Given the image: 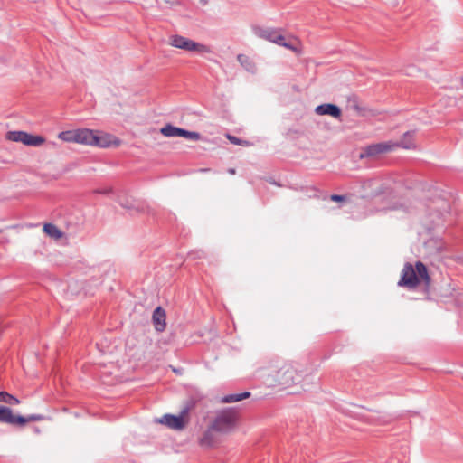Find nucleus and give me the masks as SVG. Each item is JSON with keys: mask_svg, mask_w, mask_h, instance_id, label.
<instances>
[{"mask_svg": "<svg viewBox=\"0 0 463 463\" xmlns=\"http://www.w3.org/2000/svg\"><path fill=\"white\" fill-rule=\"evenodd\" d=\"M303 372L292 363H282L271 367L267 374V382L270 386L286 390L298 387L304 390L302 384Z\"/></svg>", "mask_w": 463, "mask_h": 463, "instance_id": "nucleus-1", "label": "nucleus"}, {"mask_svg": "<svg viewBox=\"0 0 463 463\" xmlns=\"http://www.w3.org/2000/svg\"><path fill=\"white\" fill-rule=\"evenodd\" d=\"M420 282H423L426 287L430 284V278L426 266L420 261H417L415 267L410 263L405 264L398 285L413 288Z\"/></svg>", "mask_w": 463, "mask_h": 463, "instance_id": "nucleus-2", "label": "nucleus"}, {"mask_svg": "<svg viewBox=\"0 0 463 463\" xmlns=\"http://www.w3.org/2000/svg\"><path fill=\"white\" fill-rule=\"evenodd\" d=\"M237 412L232 409H226L219 411L211 425L219 433H228L236 427Z\"/></svg>", "mask_w": 463, "mask_h": 463, "instance_id": "nucleus-3", "label": "nucleus"}, {"mask_svg": "<svg viewBox=\"0 0 463 463\" xmlns=\"http://www.w3.org/2000/svg\"><path fill=\"white\" fill-rule=\"evenodd\" d=\"M43 419V417L39 414H32L27 417L14 415L10 408L0 405V422L23 427L28 422L39 421Z\"/></svg>", "mask_w": 463, "mask_h": 463, "instance_id": "nucleus-4", "label": "nucleus"}, {"mask_svg": "<svg viewBox=\"0 0 463 463\" xmlns=\"http://www.w3.org/2000/svg\"><path fill=\"white\" fill-rule=\"evenodd\" d=\"M5 139L33 147L41 146L45 143V138L43 137L40 135H33L25 131H8L5 134Z\"/></svg>", "mask_w": 463, "mask_h": 463, "instance_id": "nucleus-5", "label": "nucleus"}, {"mask_svg": "<svg viewBox=\"0 0 463 463\" xmlns=\"http://www.w3.org/2000/svg\"><path fill=\"white\" fill-rule=\"evenodd\" d=\"M170 44L175 48L183 49L190 52H209L210 49L208 46L196 43L193 40L185 38L181 35H172L170 37Z\"/></svg>", "mask_w": 463, "mask_h": 463, "instance_id": "nucleus-6", "label": "nucleus"}, {"mask_svg": "<svg viewBox=\"0 0 463 463\" xmlns=\"http://www.w3.org/2000/svg\"><path fill=\"white\" fill-rule=\"evenodd\" d=\"M159 422L173 430H183L188 423V409L183 410L178 416L165 414L159 420Z\"/></svg>", "mask_w": 463, "mask_h": 463, "instance_id": "nucleus-7", "label": "nucleus"}, {"mask_svg": "<svg viewBox=\"0 0 463 463\" xmlns=\"http://www.w3.org/2000/svg\"><path fill=\"white\" fill-rule=\"evenodd\" d=\"M160 133L165 137H182L188 140H199L200 134L194 131H187L185 129L176 128L171 125H166L165 127L160 129Z\"/></svg>", "mask_w": 463, "mask_h": 463, "instance_id": "nucleus-8", "label": "nucleus"}, {"mask_svg": "<svg viewBox=\"0 0 463 463\" xmlns=\"http://www.w3.org/2000/svg\"><path fill=\"white\" fill-rule=\"evenodd\" d=\"M252 31L256 36L274 43L276 44L283 41V35L278 29L270 27L253 26Z\"/></svg>", "mask_w": 463, "mask_h": 463, "instance_id": "nucleus-9", "label": "nucleus"}, {"mask_svg": "<svg viewBox=\"0 0 463 463\" xmlns=\"http://www.w3.org/2000/svg\"><path fill=\"white\" fill-rule=\"evenodd\" d=\"M345 112L351 115L374 116V111L370 108L362 106L356 97H350L347 99Z\"/></svg>", "mask_w": 463, "mask_h": 463, "instance_id": "nucleus-10", "label": "nucleus"}, {"mask_svg": "<svg viewBox=\"0 0 463 463\" xmlns=\"http://www.w3.org/2000/svg\"><path fill=\"white\" fill-rule=\"evenodd\" d=\"M218 433L219 432L216 431L215 429H213V426L210 424L207 430L203 433V435L198 439L200 447L205 449H210L217 447L218 444L220 443Z\"/></svg>", "mask_w": 463, "mask_h": 463, "instance_id": "nucleus-11", "label": "nucleus"}, {"mask_svg": "<svg viewBox=\"0 0 463 463\" xmlns=\"http://www.w3.org/2000/svg\"><path fill=\"white\" fill-rule=\"evenodd\" d=\"M93 145L98 146L99 147H118L121 145L120 139L111 134L101 133L99 135L96 134L95 136V143Z\"/></svg>", "mask_w": 463, "mask_h": 463, "instance_id": "nucleus-12", "label": "nucleus"}, {"mask_svg": "<svg viewBox=\"0 0 463 463\" xmlns=\"http://www.w3.org/2000/svg\"><path fill=\"white\" fill-rule=\"evenodd\" d=\"M166 314L165 309H163L161 307H157L152 316V321L155 326V329L157 332H163L166 327Z\"/></svg>", "mask_w": 463, "mask_h": 463, "instance_id": "nucleus-13", "label": "nucleus"}, {"mask_svg": "<svg viewBox=\"0 0 463 463\" xmlns=\"http://www.w3.org/2000/svg\"><path fill=\"white\" fill-rule=\"evenodd\" d=\"M76 143L84 145H93L95 143L96 133L90 129H76Z\"/></svg>", "mask_w": 463, "mask_h": 463, "instance_id": "nucleus-14", "label": "nucleus"}, {"mask_svg": "<svg viewBox=\"0 0 463 463\" xmlns=\"http://www.w3.org/2000/svg\"><path fill=\"white\" fill-rule=\"evenodd\" d=\"M395 147L394 143H379L369 146L366 150V156H377L379 154L386 153Z\"/></svg>", "mask_w": 463, "mask_h": 463, "instance_id": "nucleus-15", "label": "nucleus"}, {"mask_svg": "<svg viewBox=\"0 0 463 463\" xmlns=\"http://www.w3.org/2000/svg\"><path fill=\"white\" fill-rule=\"evenodd\" d=\"M315 112L319 116H341V109L335 104H322L315 109Z\"/></svg>", "mask_w": 463, "mask_h": 463, "instance_id": "nucleus-16", "label": "nucleus"}, {"mask_svg": "<svg viewBox=\"0 0 463 463\" xmlns=\"http://www.w3.org/2000/svg\"><path fill=\"white\" fill-rule=\"evenodd\" d=\"M396 146H401L404 149H415L416 144L414 141V132L408 131L404 133L398 144H394Z\"/></svg>", "mask_w": 463, "mask_h": 463, "instance_id": "nucleus-17", "label": "nucleus"}, {"mask_svg": "<svg viewBox=\"0 0 463 463\" xmlns=\"http://www.w3.org/2000/svg\"><path fill=\"white\" fill-rule=\"evenodd\" d=\"M43 230L49 237L54 240H59L63 236L61 231L55 224L52 223L44 224Z\"/></svg>", "mask_w": 463, "mask_h": 463, "instance_id": "nucleus-18", "label": "nucleus"}, {"mask_svg": "<svg viewBox=\"0 0 463 463\" xmlns=\"http://www.w3.org/2000/svg\"><path fill=\"white\" fill-rule=\"evenodd\" d=\"M237 61L247 71L251 73H254L256 71L255 63L247 55L238 54Z\"/></svg>", "mask_w": 463, "mask_h": 463, "instance_id": "nucleus-19", "label": "nucleus"}, {"mask_svg": "<svg viewBox=\"0 0 463 463\" xmlns=\"http://www.w3.org/2000/svg\"><path fill=\"white\" fill-rule=\"evenodd\" d=\"M250 396V392H244L235 393V394H229V395L223 396L221 399V402L222 403H233V402H237L242 401L244 399H247Z\"/></svg>", "mask_w": 463, "mask_h": 463, "instance_id": "nucleus-20", "label": "nucleus"}, {"mask_svg": "<svg viewBox=\"0 0 463 463\" xmlns=\"http://www.w3.org/2000/svg\"><path fill=\"white\" fill-rule=\"evenodd\" d=\"M76 129L62 131L58 134V138L64 142H75L76 143Z\"/></svg>", "mask_w": 463, "mask_h": 463, "instance_id": "nucleus-21", "label": "nucleus"}, {"mask_svg": "<svg viewBox=\"0 0 463 463\" xmlns=\"http://www.w3.org/2000/svg\"><path fill=\"white\" fill-rule=\"evenodd\" d=\"M0 402L16 405L20 403V401L6 392H0Z\"/></svg>", "mask_w": 463, "mask_h": 463, "instance_id": "nucleus-22", "label": "nucleus"}, {"mask_svg": "<svg viewBox=\"0 0 463 463\" xmlns=\"http://www.w3.org/2000/svg\"><path fill=\"white\" fill-rule=\"evenodd\" d=\"M226 137L230 140L231 143H232L234 145H240V146H249L251 145L249 141L241 140V139H240L234 136H232L230 134L226 135Z\"/></svg>", "mask_w": 463, "mask_h": 463, "instance_id": "nucleus-23", "label": "nucleus"}, {"mask_svg": "<svg viewBox=\"0 0 463 463\" xmlns=\"http://www.w3.org/2000/svg\"><path fill=\"white\" fill-rule=\"evenodd\" d=\"M278 45L284 46L285 48L291 50L295 52H298V50L296 46L292 44L290 42H287L285 37L283 36V41L278 43Z\"/></svg>", "mask_w": 463, "mask_h": 463, "instance_id": "nucleus-24", "label": "nucleus"}, {"mask_svg": "<svg viewBox=\"0 0 463 463\" xmlns=\"http://www.w3.org/2000/svg\"><path fill=\"white\" fill-rule=\"evenodd\" d=\"M331 200L335 202H342L345 200V197L342 195L333 194L331 195Z\"/></svg>", "mask_w": 463, "mask_h": 463, "instance_id": "nucleus-25", "label": "nucleus"}, {"mask_svg": "<svg viewBox=\"0 0 463 463\" xmlns=\"http://www.w3.org/2000/svg\"><path fill=\"white\" fill-rule=\"evenodd\" d=\"M228 172L231 174V175H234L235 174V169L233 168H231L228 170Z\"/></svg>", "mask_w": 463, "mask_h": 463, "instance_id": "nucleus-26", "label": "nucleus"}, {"mask_svg": "<svg viewBox=\"0 0 463 463\" xmlns=\"http://www.w3.org/2000/svg\"><path fill=\"white\" fill-rule=\"evenodd\" d=\"M461 82H462V86H463V77H462Z\"/></svg>", "mask_w": 463, "mask_h": 463, "instance_id": "nucleus-27", "label": "nucleus"}]
</instances>
